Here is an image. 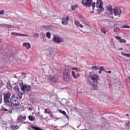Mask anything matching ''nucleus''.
<instances>
[{
    "instance_id": "obj_1",
    "label": "nucleus",
    "mask_w": 130,
    "mask_h": 130,
    "mask_svg": "<svg viewBox=\"0 0 130 130\" xmlns=\"http://www.w3.org/2000/svg\"><path fill=\"white\" fill-rule=\"evenodd\" d=\"M4 102L8 105V107L10 109H7L5 108H3V110L4 111H8L9 113H13V110H16V111H24L25 109L23 106L16 107L19 105V101L17 97L15 96V94H13L11 98V93L7 92L4 94Z\"/></svg>"
},
{
    "instance_id": "obj_2",
    "label": "nucleus",
    "mask_w": 130,
    "mask_h": 130,
    "mask_svg": "<svg viewBox=\"0 0 130 130\" xmlns=\"http://www.w3.org/2000/svg\"><path fill=\"white\" fill-rule=\"evenodd\" d=\"M20 86L21 88V91L23 92V93H27L28 92H30L31 91V85H28L27 84H24L21 83L20 84Z\"/></svg>"
},
{
    "instance_id": "obj_3",
    "label": "nucleus",
    "mask_w": 130,
    "mask_h": 130,
    "mask_svg": "<svg viewBox=\"0 0 130 130\" xmlns=\"http://www.w3.org/2000/svg\"><path fill=\"white\" fill-rule=\"evenodd\" d=\"M46 80H47L49 82H52L53 83H56L58 81V79L56 76H53L52 75L47 76L45 78Z\"/></svg>"
},
{
    "instance_id": "obj_4",
    "label": "nucleus",
    "mask_w": 130,
    "mask_h": 130,
    "mask_svg": "<svg viewBox=\"0 0 130 130\" xmlns=\"http://www.w3.org/2000/svg\"><path fill=\"white\" fill-rule=\"evenodd\" d=\"M114 15L116 17H117L118 18H120V17H121V14L122 13V11H121V9H118V8H114Z\"/></svg>"
},
{
    "instance_id": "obj_5",
    "label": "nucleus",
    "mask_w": 130,
    "mask_h": 130,
    "mask_svg": "<svg viewBox=\"0 0 130 130\" xmlns=\"http://www.w3.org/2000/svg\"><path fill=\"white\" fill-rule=\"evenodd\" d=\"M52 41L54 42V43H57V44H59L60 42H63V39L59 38L56 36H54Z\"/></svg>"
},
{
    "instance_id": "obj_6",
    "label": "nucleus",
    "mask_w": 130,
    "mask_h": 130,
    "mask_svg": "<svg viewBox=\"0 0 130 130\" xmlns=\"http://www.w3.org/2000/svg\"><path fill=\"white\" fill-rule=\"evenodd\" d=\"M14 90L15 92H17V95L19 98V99H22V96L24 95L22 92L20 91V88H19V86H16L14 87Z\"/></svg>"
},
{
    "instance_id": "obj_7",
    "label": "nucleus",
    "mask_w": 130,
    "mask_h": 130,
    "mask_svg": "<svg viewBox=\"0 0 130 130\" xmlns=\"http://www.w3.org/2000/svg\"><path fill=\"white\" fill-rule=\"evenodd\" d=\"M92 0H82L81 4L85 7H91L92 5Z\"/></svg>"
},
{
    "instance_id": "obj_8",
    "label": "nucleus",
    "mask_w": 130,
    "mask_h": 130,
    "mask_svg": "<svg viewBox=\"0 0 130 130\" xmlns=\"http://www.w3.org/2000/svg\"><path fill=\"white\" fill-rule=\"evenodd\" d=\"M96 6V8L101 9L100 12H102L103 11V3H102V0H98Z\"/></svg>"
},
{
    "instance_id": "obj_9",
    "label": "nucleus",
    "mask_w": 130,
    "mask_h": 130,
    "mask_svg": "<svg viewBox=\"0 0 130 130\" xmlns=\"http://www.w3.org/2000/svg\"><path fill=\"white\" fill-rule=\"evenodd\" d=\"M117 25V24H116L115 22H113V21L108 19V24L107 25V28H112V27H114Z\"/></svg>"
},
{
    "instance_id": "obj_10",
    "label": "nucleus",
    "mask_w": 130,
    "mask_h": 130,
    "mask_svg": "<svg viewBox=\"0 0 130 130\" xmlns=\"http://www.w3.org/2000/svg\"><path fill=\"white\" fill-rule=\"evenodd\" d=\"M90 78L92 82H97L99 80V76L97 74H92L90 75Z\"/></svg>"
},
{
    "instance_id": "obj_11",
    "label": "nucleus",
    "mask_w": 130,
    "mask_h": 130,
    "mask_svg": "<svg viewBox=\"0 0 130 130\" xmlns=\"http://www.w3.org/2000/svg\"><path fill=\"white\" fill-rule=\"evenodd\" d=\"M72 72V68L69 67H66L64 70L63 74L71 75V73Z\"/></svg>"
},
{
    "instance_id": "obj_12",
    "label": "nucleus",
    "mask_w": 130,
    "mask_h": 130,
    "mask_svg": "<svg viewBox=\"0 0 130 130\" xmlns=\"http://www.w3.org/2000/svg\"><path fill=\"white\" fill-rule=\"evenodd\" d=\"M17 121L18 122H22L24 121V120H26V116H23L21 115L18 116V117L17 118Z\"/></svg>"
},
{
    "instance_id": "obj_13",
    "label": "nucleus",
    "mask_w": 130,
    "mask_h": 130,
    "mask_svg": "<svg viewBox=\"0 0 130 130\" xmlns=\"http://www.w3.org/2000/svg\"><path fill=\"white\" fill-rule=\"evenodd\" d=\"M69 20H70V17H69V16L62 18L61 23L62 25H67L68 22H69Z\"/></svg>"
},
{
    "instance_id": "obj_14",
    "label": "nucleus",
    "mask_w": 130,
    "mask_h": 130,
    "mask_svg": "<svg viewBox=\"0 0 130 130\" xmlns=\"http://www.w3.org/2000/svg\"><path fill=\"white\" fill-rule=\"evenodd\" d=\"M63 79H64V81H66L67 82H68L71 80L70 74H63Z\"/></svg>"
},
{
    "instance_id": "obj_15",
    "label": "nucleus",
    "mask_w": 130,
    "mask_h": 130,
    "mask_svg": "<svg viewBox=\"0 0 130 130\" xmlns=\"http://www.w3.org/2000/svg\"><path fill=\"white\" fill-rule=\"evenodd\" d=\"M117 40H119L120 43H126V41L124 39H121V38L118 36L115 37Z\"/></svg>"
},
{
    "instance_id": "obj_16",
    "label": "nucleus",
    "mask_w": 130,
    "mask_h": 130,
    "mask_svg": "<svg viewBox=\"0 0 130 130\" xmlns=\"http://www.w3.org/2000/svg\"><path fill=\"white\" fill-rule=\"evenodd\" d=\"M108 19L102 20L101 21V25H102V26H104V27H107V24H108Z\"/></svg>"
},
{
    "instance_id": "obj_17",
    "label": "nucleus",
    "mask_w": 130,
    "mask_h": 130,
    "mask_svg": "<svg viewBox=\"0 0 130 130\" xmlns=\"http://www.w3.org/2000/svg\"><path fill=\"white\" fill-rule=\"evenodd\" d=\"M11 34L14 35V36H24L25 37H28L29 36L28 35L21 34L17 32H12Z\"/></svg>"
},
{
    "instance_id": "obj_18",
    "label": "nucleus",
    "mask_w": 130,
    "mask_h": 130,
    "mask_svg": "<svg viewBox=\"0 0 130 130\" xmlns=\"http://www.w3.org/2000/svg\"><path fill=\"white\" fill-rule=\"evenodd\" d=\"M72 74L74 79H78V78H80V74H76L75 71H72Z\"/></svg>"
},
{
    "instance_id": "obj_19",
    "label": "nucleus",
    "mask_w": 130,
    "mask_h": 130,
    "mask_svg": "<svg viewBox=\"0 0 130 130\" xmlns=\"http://www.w3.org/2000/svg\"><path fill=\"white\" fill-rule=\"evenodd\" d=\"M56 55V52L54 51H51L50 52V53L48 55V56H49V57H51L52 58L54 56V55Z\"/></svg>"
},
{
    "instance_id": "obj_20",
    "label": "nucleus",
    "mask_w": 130,
    "mask_h": 130,
    "mask_svg": "<svg viewBox=\"0 0 130 130\" xmlns=\"http://www.w3.org/2000/svg\"><path fill=\"white\" fill-rule=\"evenodd\" d=\"M23 46L26 47L27 49H29V48H31V45H30V43H24L23 44Z\"/></svg>"
},
{
    "instance_id": "obj_21",
    "label": "nucleus",
    "mask_w": 130,
    "mask_h": 130,
    "mask_svg": "<svg viewBox=\"0 0 130 130\" xmlns=\"http://www.w3.org/2000/svg\"><path fill=\"white\" fill-rule=\"evenodd\" d=\"M19 126L18 125H12L11 126V128L12 130H16L19 129Z\"/></svg>"
},
{
    "instance_id": "obj_22",
    "label": "nucleus",
    "mask_w": 130,
    "mask_h": 130,
    "mask_svg": "<svg viewBox=\"0 0 130 130\" xmlns=\"http://www.w3.org/2000/svg\"><path fill=\"white\" fill-rule=\"evenodd\" d=\"M75 24L78 26V27H80V28H84V26L82 25L79 21H75Z\"/></svg>"
},
{
    "instance_id": "obj_23",
    "label": "nucleus",
    "mask_w": 130,
    "mask_h": 130,
    "mask_svg": "<svg viewBox=\"0 0 130 130\" xmlns=\"http://www.w3.org/2000/svg\"><path fill=\"white\" fill-rule=\"evenodd\" d=\"M50 27H51V26H49V25H43L42 26V28L43 29H45V30H48L50 28Z\"/></svg>"
},
{
    "instance_id": "obj_24",
    "label": "nucleus",
    "mask_w": 130,
    "mask_h": 130,
    "mask_svg": "<svg viewBox=\"0 0 130 130\" xmlns=\"http://www.w3.org/2000/svg\"><path fill=\"white\" fill-rule=\"evenodd\" d=\"M121 53V55H123L124 56H126V57H130V54H127L123 52H122Z\"/></svg>"
},
{
    "instance_id": "obj_25",
    "label": "nucleus",
    "mask_w": 130,
    "mask_h": 130,
    "mask_svg": "<svg viewBox=\"0 0 130 130\" xmlns=\"http://www.w3.org/2000/svg\"><path fill=\"white\" fill-rule=\"evenodd\" d=\"M28 119L30 121H34V120H35V117L30 115L28 116Z\"/></svg>"
},
{
    "instance_id": "obj_26",
    "label": "nucleus",
    "mask_w": 130,
    "mask_h": 130,
    "mask_svg": "<svg viewBox=\"0 0 130 130\" xmlns=\"http://www.w3.org/2000/svg\"><path fill=\"white\" fill-rule=\"evenodd\" d=\"M107 10H108V11L109 12H110V14H111V15H112V7H111V6H108V7H107Z\"/></svg>"
},
{
    "instance_id": "obj_27",
    "label": "nucleus",
    "mask_w": 130,
    "mask_h": 130,
    "mask_svg": "<svg viewBox=\"0 0 130 130\" xmlns=\"http://www.w3.org/2000/svg\"><path fill=\"white\" fill-rule=\"evenodd\" d=\"M5 26H7V28H10L13 29H15V28H16V27L12 25L5 24Z\"/></svg>"
},
{
    "instance_id": "obj_28",
    "label": "nucleus",
    "mask_w": 130,
    "mask_h": 130,
    "mask_svg": "<svg viewBox=\"0 0 130 130\" xmlns=\"http://www.w3.org/2000/svg\"><path fill=\"white\" fill-rule=\"evenodd\" d=\"M92 88L93 90H97L98 89V85H97V84H93Z\"/></svg>"
},
{
    "instance_id": "obj_29",
    "label": "nucleus",
    "mask_w": 130,
    "mask_h": 130,
    "mask_svg": "<svg viewBox=\"0 0 130 130\" xmlns=\"http://www.w3.org/2000/svg\"><path fill=\"white\" fill-rule=\"evenodd\" d=\"M46 37H47V38H48L49 39H50L51 37V34H50V32H47L46 33Z\"/></svg>"
},
{
    "instance_id": "obj_30",
    "label": "nucleus",
    "mask_w": 130,
    "mask_h": 130,
    "mask_svg": "<svg viewBox=\"0 0 130 130\" xmlns=\"http://www.w3.org/2000/svg\"><path fill=\"white\" fill-rule=\"evenodd\" d=\"M91 70H95V71H97V70H99V67L97 66H92L91 67Z\"/></svg>"
},
{
    "instance_id": "obj_31",
    "label": "nucleus",
    "mask_w": 130,
    "mask_h": 130,
    "mask_svg": "<svg viewBox=\"0 0 130 130\" xmlns=\"http://www.w3.org/2000/svg\"><path fill=\"white\" fill-rule=\"evenodd\" d=\"M101 32H102V33H103L104 34L106 35L107 31H106V30H105V28L104 27H103L101 29Z\"/></svg>"
},
{
    "instance_id": "obj_32",
    "label": "nucleus",
    "mask_w": 130,
    "mask_h": 130,
    "mask_svg": "<svg viewBox=\"0 0 130 130\" xmlns=\"http://www.w3.org/2000/svg\"><path fill=\"white\" fill-rule=\"evenodd\" d=\"M121 28H125L126 29H129L130 26L129 25H127V24H125V25L122 26L121 27Z\"/></svg>"
},
{
    "instance_id": "obj_33",
    "label": "nucleus",
    "mask_w": 130,
    "mask_h": 130,
    "mask_svg": "<svg viewBox=\"0 0 130 130\" xmlns=\"http://www.w3.org/2000/svg\"><path fill=\"white\" fill-rule=\"evenodd\" d=\"M59 112L60 113H62V114H63V115H67V113L64 111H62L61 110H59Z\"/></svg>"
},
{
    "instance_id": "obj_34",
    "label": "nucleus",
    "mask_w": 130,
    "mask_h": 130,
    "mask_svg": "<svg viewBox=\"0 0 130 130\" xmlns=\"http://www.w3.org/2000/svg\"><path fill=\"white\" fill-rule=\"evenodd\" d=\"M91 6H92L93 11H94V10H95V7H96V3L94 2L92 3V4H91Z\"/></svg>"
},
{
    "instance_id": "obj_35",
    "label": "nucleus",
    "mask_w": 130,
    "mask_h": 130,
    "mask_svg": "<svg viewBox=\"0 0 130 130\" xmlns=\"http://www.w3.org/2000/svg\"><path fill=\"white\" fill-rule=\"evenodd\" d=\"M118 31H119V28H118V27H116V28L114 29V32H115L116 33H117Z\"/></svg>"
},
{
    "instance_id": "obj_36",
    "label": "nucleus",
    "mask_w": 130,
    "mask_h": 130,
    "mask_svg": "<svg viewBox=\"0 0 130 130\" xmlns=\"http://www.w3.org/2000/svg\"><path fill=\"white\" fill-rule=\"evenodd\" d=\"M45 113H50V111L49 110V109H45Z\"/></svg>"
},
{
    "instance_id": "obj_37",
    "label": "nucleus",
    "mask_w": 130,
    "mask_h": 130,
    "mask_svg": "<svg viewBox=\"0 0 130 130\" xmlns=\"http://www.w3.org/2000/svg\"><path fill=\"white\" fill-rule=\"evenodd\" d=\"M77 6H73L72 7V10L73 11H75V10H76V9H77Z\"/></svg>"
},
{
    "instance_id": "obj_38",
    "label": "nucleus",
    "mask_w": 130,
    "mask_h": 130,
    "mask_svg": "<svg viewBox=\"0 0 130 130\" xmlns=\"http://www.w3.org/2000/svg\"><path fill=\"white\" fill-rule=\"evenodd\" d=\"M7 88H8L9 89H12V85L10 83H8Z\"/></svg>"
},
{
    "instance_id": "obj_39",
    "label": "nucleus",
    "mask_w": 130,
    "mask_h": 130,
    "mask_svg": "<svg viewBox=\"0 0 130 130\" xmlns=\"http://www.w3.org/2000/svg\"><path fill=\"white\" fill-rule=\"evenodd\" d=\"M3 95H2V92H0V104L2 103V98Z\"/></svg>"
},
{
    "instance_id": "obj_40",
    "label": "nucleus",
    "mask_w": 130,
    "mask_h": 130,
    "mask_svg": "<svg viewBox=\"0 0 130 130\" xmlns=\"http://www.w3.org/2000/svg\"><path fill=\"white\" fill-rule=\"evenodd\" d=\"M5 14V11L4 10H1L0 11V15H4Z\"/></svg>"
},
{
    "instance_id": "obj_41",
    "label": "nucleus",
    "mask_w": 130,
    "mask_h": 130,
    "mask_svg": "<svg viewBox=\"0 0 130 130\" xmlns=\"http://www.w3.org/2000/svg\"><path fill=\"white\" fill-rule=\"evenodd\" d=\"M87 84H88V85H89L90 86H92V85H93V83H92V82L89 81H88L87 82Z\"/></svg>"
},
{
    "instance_id": "obj_42",
    "label": "nucleus",
    "mask_w": 130,
    "mask_h": 130,
    "mask_svg": "<svg viewBox=\"0 0 130 130\" xmlns=\"http://www.w3.org/2000/svg\"><path fill=\"white\" fill-rule=\"evenodd\" d=\"M41 35L42 37H43V38L45 37V33H44V32H41Z\"/></svg>"
},
{
    "instance_id": "obj_43",
    "label": "nucleus",
    "mask_w": 130,
    "mask_h": 130,
    "mask_svg": "<svg viewBox=\"0 0 130 130\" xmlns=\"http://www.w3.org/2000/svg\"><path fill=\"white\" fill-rule=\"evenodd\" d=\"M100 71H104V67H101Z\"/></svg>"
},
{
    "instance_id": "obj_44",
    "label": "nucleus",
    "mask_w": 130,
    "mask_h": 130,
    "mask_svg": "<svg viewBox=\"0 0 130 130\" xmlns=\"http://www.w3.org/2000/svg\"><path fill=\"white\" fill-rule=\"evenodd\" d=\"M38 34H36L34 35V37H37V38H38Z\"/></svg>"
},
{
    "instance_id": "obj_45",
    "label": "nucleus",
    "mask_w": 130,
    "mask_h": 130,
    "mask_svg": "<svg viewBox=\"0 0 130 130\" xmlns=\"http://www.w3.org/2000/svg\"><path fill=\"white\" fill-rule=\"evenodd\" d=\"M71 71H72V70H75V71H77V68H71Z\"/></svg>"
},
{
    "instance_id": "obj_46",
    "label": "nucleus",
    "mask_w": 130,
    "mask_h": 130,
    "mask_svg": "<svg viewBox=\"0 0 130 130\" xmlns=\"http://www.w3.org/2000/svg\"><path fill=\"white\" fill-rule=\"evenodd\" d=\"M2 85H3V82L0 80V88L1 87H2Z\"/></svg>"
},
{
    "instance_id": "obj_47",
    "label": "nucleus",
    "mask_w": 130,
    "mask_h": 130,
    "mask_svg": "<svg viewBox=\"0 0 130 130\" xmlns=\"http://www.w3.org/2000/svg\"><path fill=\"white\" fill-rule=\"evenodd\" d=\"M127 126H130V122L129 121L127 123Z\"/></svg>"
},
{
    "instance_id": "obj_48",
    "label": "nucleus",
    "mask_w": 130,
    "mask_h": 130,
    "mask_svg": "<svg viewBox=\"0 0 130 130\" xmlns=\"http://www.w3.org/2000/svg\"><path fill=\"white\" fill-rule=\"evenodd\" d=\"M66 117H67V118H68V119H69V116H68V115H67L66 114V115H65Z\"/></svg>"
},
{
    "instance_id": "obj_49",
    "label": "nucleus",
    "mask_w": 130,
    "mask_h": 130,
    "mask_svg": "<svg viewBox=\"0 0 130 130\" xmlns=\"http://www.w3.org/2000/svg\"><path fill=\"white\" fill-rule=\"evenodd\" d=\"M106 73H108L109 74H111V71H109L106 72Z\"/></svg>"
},
{
    "instance_id": "obj_50",
    "label": "nucleus",
    "mask_w": 130,
    "mask_h": 130,
    "mask_svg": "<svg viewBox=\"0 0 130 130\" xmlns=\"http://www.w3.org/2000/svg\"><path fill=\"white\" fill-rule=\"evenodd\" d=\"M122 49H123V48H120L118 50H122Z\"/></svg>"
},
{
    "instance_id": "obj_51",
    "label": "nucleus",
    "mask_w": 130,
    "mask_h": 130,
    "mask_svg": "<svg viewBox=\"0 0 130 130\" xmlns=\"http://www.w3.org/2000/svg\"><path fill=\"white\" fill-rule=\"evenodd\" d=\"M93 13H94V11H92L90 12V14H93Z\"/></svg>"
},
{
    "instance_id": "obj_52",
    "label": "nucleus",
    "mask_w": 130,
    "mask_h": 130,
    "mask_svg": "<svg viewBox=\"0 0 130 130\" xmlns=\"http://www.w3.org/2000/svg\"><path fill=\"white\" fill-rule=\"evenodd\" d=\"M99 74H101V70L99 72Z\"/></svg>"
},
{
    "instance_id": "obj_53",
    "label": "nucleus",
    "mask_w": 130,
    "mask_h": 130,
    "mask_svg": "<svg viewBox=\"0 0 130 130\" xmlns=\"http://www.w3.org/2000/svg\"><path fill=\"white\" fill-rule=\"evenodd\" d=\"M128 80H129V81H130V76H129V77H128Z\"/></svg>"
},
{
    "instance_id": "obj_54",
    "label": "nucleus",
    "mask_w": 130,
    "mask_h": 130,
    "mask_svg": "<svg viewBox=\"0 0 130 130\" xmlns=\"http://www.w3.org/2000/svg\"><path fill=\"white\" fill-rule=\"evenodd\" d=\"M21 75H25V74L23 73H21Z\"/></svg>"
},
{
    "instance_id": "obj_55",
    "label": "nucleus",
    "mask_w": 130,
    "mask_h": 130,
    "mask_svg": "<svg viewBox=\"0 0 130 130\" xmlns=\"http://www.w3.org/2000/svg\"><path fill=\"white\" fill-rule=\"evenodd\" d=\"M14 78H17V76L15 75Z\"/></svg>"
},
{
    "instance_id": "obj_56",
    "label": "nucleus",
    "mask_w": 130,
    "mask_h": 130,
    "mask_svg": "<svg viewBox=\"0 0 130 130\" xmlns=\"http://www.w3.org/2000/svg\"><path fill=\"white\" fill-rule=\"evenodd\" d=\"M29 110H31V108H29Z\"/></svg>"
},
{
    "instance_id": "obj_57",
    "label": "nucleus",
    "mask_w": 130,
    "mask_h": 130,
    "mask_svg": "<svg viewBox=\"0 0 130 130\" xmlns=\"http://www.w3.org/2000/svg\"><path fill=\"white\" fill-rule=\"evenodd\" d=\"M126 116H129V115H128V114H126Z\"/></svg>"
},
{
    "instance_id": "obj_58",
    "label": "nucleus",
    "mask_w": 130,
    "mask_h": 130,
    "mask_svg": "<svg viewBox=\"0 0 130 130\" xmlns=\"http://www.w3.org/2000/svg\"><path fill=\"white\" fill-rule=\"evenodd\" d=\"M98 11H100V10L99 9V10H98Z\"/></svg>"
},
{
    "instance_id": "obj_59",
    "label": "nucleus",
    "mask_w": 130,
    "mask_h": 130,
    "mask_svg": "<svg viewBox=\"0 0 130 130\" xmlns=\"http://www.w3.org/2000/svg\"><path fill=\"white\" fill-rule=\"evenodd\" d=\"M1 41H2V40H1V38H0V42H1Z\"/></svg>"
},
{
    "instance_id": "obj_60",
    "label": "nucleus",
    "mask_w": 130,
    "mask_h": 130,
    "mask_svg": "<svg viewBox=\"0 0 130 130\" xmlns=\"http://www.w3.org/2000/svg\"><path fill=\"white\" fill-rule=\"evenodd\" d=\"M78 127L79 128V127H80V126H79Z\"/></svg>"
}]
</instances>
